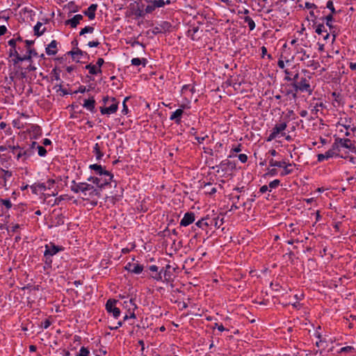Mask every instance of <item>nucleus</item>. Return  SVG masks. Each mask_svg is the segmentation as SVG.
Masks as SVG:
<instances>
[{
	"mask_svg": "<svg viewBox=\"0 0 356 356\" xmlns=\"http://www.w3.org/2000/svg\"><path fill=\"white\" fill-rule=\"evenodd\" d=\"M129 8L131 13L135 15L136 17H143L145 16V12L143 10V5L134 1L129 4Z\"/></svg>",
	"mask_w": 356,
	"mask_h": 356,
	"instance_id": "10",
	"label": "nucleus"
},
{
	"mask_svg": "<svg viewBox=\"0 0 356 356\" xmlns=\"http://www.w3.org/2000/svg\"><path fill=\"white\" fill-rule=\"evenodd\" d=\"M9 148L10 149V152L13 154H15V151L19 150L18 153L17 154V160L19 161L22 159L23 161H26L28 159H29L31 156H32L35 151L32 149L31 147H28L26 149H24V147L19 146V145H10Z\"/></svg>",
	"mask_w": 356,
	"mask_h": 356,
	"instance_id": "3",
	"label": "nucleus"
},
{
	"mask_svg": "<svg viewBox=\"0 0 356 356\" xmlns=\"http://www.w3.org/2000/svg\"><path fill=\"white\" fill-rule=\"evenodd\" d=\"M325 19L326 21V26H327L330 28V33L332 35V41H334L336 38L337 34L334 31H332L333 26L331 24L332 21L333 20V15L332 14H330L325 17Z\"/></svg>",
	"mask_w": 356,
	"mask_h": 356,
	"instance_id": "27",
	"label": "nucleus"
},
{
	"mask_svg": "<svg viewBox=\"0 0 356 356\" xmlns=\"http://www.w3.org/2000/svg\"><path fill=\"white\" fill-rule=\"evenodd\" d=\"M94 30L95 28L93 26H86L81 30V31L79 32V35H83L86 33H93Z\"/></svg>",
	"mask_w": 356,
	"mask_h": 356,
	"instance_id": "39",
	"label": "nucleus"
},
{
	"mask_svg": "<svg viewBox=\"0 0 356 356\" xmlns=\"http://www.w3.org/2000/svg\"><path fill=\"white\" fill-rule=\"evenodd\" d=\"M285 162L286 161H277L273 159H271L269 161V165L271 167L282 168V166H284V164H285Z\"/></svg>",
	"mask_w": 356,
	"mask_h": 356,
	"instance_id": "37",
	"label": "nucleus"
},
{
	"mask_svg": "<svg viewBox=\"0 0 356 356\" xmlns=\"http://www.w3.org/2000/svg\"><path fill=\"white\" fill-rule=\"evenodd\" d=\"M333 145L337 150V153L341 151V149L345 148L348 149L350 152L353 153L356 152V147L355 145V142L350 140L349 138H336L334 139V143Z\"/></svg>",
	"mask_w": 356,
	"mask_h": 356,
	"instance_id": "4",
	"label": "nucleus"
},
{
	"mask_svg": "<svg viewBox=\"0 0 356 356\" xmlns=\"http://www.w3.org/2000/svg\"><path fill=\"white\" fill-rule=\"evenodd\" d=\"M198 30H199V28L197 26L193 27V29H189L188 31V36L191 37L192 38V40H195L194 35H195V33H196L198 31Z\"/></svg>",
	"mask_w": 356,
	"mask_h": 356,
	"instance_id": "52",
	"label": "nucleus"
},
{
	"mask_svg": "<svg viewBox=\"0 0 356 356\" xmlns=\"http://www.w3.org/2000/svg\"><path fill=\"white\" fill-rule=\"evenodd\" d=\"M170 268L171 266L170 264H167L164 268V277L166 280H169L172 275L170 271Z\"/></svg>",
	"mask_w": 356,
	"mask_h": 356,
	"instance_id": "38",
	"label": "nucleus"
},
{
	"mask_svg": "<svg viewBox=\"0 0 356 356\" xmlns=\"http://www.w3.org/2000/svg\"><path fill=\"white\" fill-rule=\"evenodd\" d=\"M210 220H213V225L216 227L219 228L220 225L223 223V218L219 219V218H210Z\"/></svg>",
	"mask_w": 356,
	"mask_h": 356,
	"instance_id": "46",
	"label": "nucleus"
},
{
	"mask_svg": "<svg viewBox=\"0 0 356 356\" xmlns=\"http://www.w3.org/2000/svg\"><path fill=\"white\" fill-rule=\"evenodd\" d=\"M29 132H32L35 136L41 135V128L37 124H31L29 128Z\"/></svg>",
	"mask_w": 356,
	"mask_h": 356,
	"instance_id": "36",
	"label": "nucleus"
},
{
	"mask_svg": "<svg viewBox=\"0 0 356 356\" xmlns=\"http://www.w3.org/2000/svg\"><path fill=\"white\" fill-rule=\"evenodd\" d=\"M37 149H38V155L40 156H46L47 150L44 147L38 145Z\"/></svg>",
	"mask_w": 356,
	"mask_h": 356,
	"instance_id": "51",
	"label": "nucleus"
},
{
	"mask_svg": "<svg viewBox=\"0 0 356 356\" xmlns=\"http://www.w3.org/2000/svg\"><path fill=\"white\" fill-rule=\"evenodd\" d=\"M83 19V15L81 14L75 15L72 18L68 19L65 22L66 26H70L71 28H76L80 22Z\"/></svg>",
	"mask_w": 356,
	"mask_h": 356,
	"instance_id": "16",
	"label": "nucleus"
},
{
	"mask_svg": "<svg viewBox=\"0 0 356 356\" xmlns=\"http://www.w3.org/2000/svg\"><path fill=\"white\" fill-rule=\"evenodd\" d=\"M82 194L85 196L88 195L90 197L100 195L99 190L93 185L86 182L82 183Z\"/></svg>",
	"mask_w": 356,
	"mask_h": 356,
	"instance_id": "7",
	"label": "nucleus"
},
{
	"mask_svg": "<svg viewBox=\"0 0 356 356\" xmlns=\"http://www.w3.org/2000/svg\"><path fill=\"white\" fill-rule=\"evenodd\" d=\"M44 261L48 267H51L52 264L51 257L56 255L58 252L63 251L64 248L60 245H56L54 243L50 242L44 245Z\"/></svg>",
	"mask_w": 356,
	"mask_h": 356,
	"instance_id": "2",
	"label": "nucleus"
},
{
	"mask_svg": "<svg viewBox=\"0 0 356 356\" xmlns=\"http://www.w3.org/2000/svg\"><path fill=\"white\" fill-rule=\"evenodd\" d=\"M19 54L18 53V51L17 50L16 48H10V51H9V56L10 58H13V57H15L17 55H19Z\"/></svg>",
	"mask_w": 356,
	"mask_h": 356,
	"instance_id": "58",
	"label": "nucleus"
},
{
	"mask_svg": "<svg viewBox=\"0 0 356 356\" xmlns=\"http://www.w3.org/2000/svg\"><path fill=\"white\" fill-rule=\"evenodd\" d=\"M32 193L38 195L39 192L45 191V184L44 183H35L30 186Z\"/></svg>",
	"mask_w": 356,
	"mask_h": 356,
	"instance_id": "23",
	"label": "nucleus"
},
{
	"mask_svg": "<svg viewBox=\"0 0 356 356\" xmlns=\"http://www.w3.org/2000/svg\"><path fill=\"white\" fill-rule=\"evenodd\" d=\"M218 167H220L222 171H227L228 169H234L235 164L228 159H225L220 163L219 165L216 166V168ZM212 169H215V167H212Z\"/></svg>",
	"mask_w": 356,
	"mask_h": 356,
	"instance_id": "20",
	"label": "nucleus"
},
{
	"mask_svg": "<svg viewBox=\"0 0 356 356\" xmlns=\"http://www.w3.org/2000/svg\"><path fill=\"white\" fill-rule=\"evenodd\" d=\"M241 19L243 20L245 23H246L249 27L250 31H253L255 27L256 24L253 19L250 16H241L240 17Z\"/></svg>",
	"mask_w": 356,
	"mask_h": 356,
	"instance_id": "29",
	"label": "nucleus"
},
{
	"mask_svg": "<svg viewBox=\"0 0 356 356\" xmlns=\"http://www.w3.org/2000/svg\"><path fill=\"white\" fill-rule=\"evenodd\" d=\"M309 108H311L312 113L317 116L318 112H320L323 108H325V106L322 102H316L314 105L311 104Z\"/></svg>",
	"mask_w": 356,
	"mask_h": 356,
	"instance_id": "25",
	"label": "nucleus"
},
{
	"mask_svg": "<svg viewBox=\"0 0 356 356\" xmlns=\"http://www.w3.org/2000/svg\"><path fill=\"white\" fill-rule=\"evenodd\" d=\"M238 157L241 163H244L248 161V156L245 154H240Z\"/></svg>",
	"mask_w": 356,
	"mask_h": 356,
	"instance_id": "62",
	"label": "nucleus"
},
{
	"mask_svg": "<svg viewBox=\"0 0 356 356\" xmlns=\"http://www.w3.org/2000/svg\"><path fill=\"white\" fill-rule=\"evenodd\" d=\"M89 169H90L91 170H93L95 172V174L96 175V176L102 178V179H109V184H111V182L113 180V175L106 170L105 169V168L102 167L101 165L99 164H91L89 165Z\"/></svg>",
	"mask_w": 356,
	"mask_h": 356,
	"instance_id": "5",
	"label": "nucleus"
},
{
	"mask_svg": "<svg viewBox=\"0 0 356 356\" xmlns=\"http://www.w3.org/2000/svg\"><path fill=\"white\" fill-rule=\"evenodd\" d=\"M280 185V179H275L272 181H270L268 184V187L272 189V188H277V186H279Z\"/></svg>",
	"mask_w": 356,
	"mask_h": 356,
	"instance_id": "54",
	"label": "nucleus"
},
{
	"mask_svg": "<svg viewBox=\"0 0 356 356\" xmlns=\"http://www.w3.org/2000/svg\"><path fill=\"white\" fill-rule=\"evenodd\" d=\"M287 127V122H282L279 124H275V126L273 128V129L270 131V134L266 138V141L270 142L275 139L280 134L281 136H284L285 135V133H283V131L286 129Z\"/></svg>",
	"mask_w": 356,
	"mask_h": 356,
	"instance_id": "6",
	"label": "nucleus"
},
{
	"mask_svg": "<svg viewBox=\"0 0 356 356\" xmlns=\"http://www.w3.org/2000/svg\"><path fill=\"white\" fill-rule=\"evenodd\" d=\"M129 99V97H126L124 99V101L122 102V113L124 114V115H127L129 112V108H128V106H127L126 104V102Z\"/></svg>",
	"mask_w": 356,
	"mask_h": 356,
	"instance_id": "47",
	"label": "nucleus"
},
{
	"mask_svg": "<svg viewBox=\"0 0 356 356\" xmlns=\"http://www.w3.org/2000/svg\"><path fill=\"white\" fill-rule=\"evenodd\" d=\"M207 138H208L207 135H205L204 136H202V137H200V136H195V139L199 144H202Z\"/></svg>",
	"mask_w": 356,
	"mask_h": 356,
	"instance_id": "61",
	"label": "nucleus"
},
{
	"mask_svg": "<svg viewBox=\"0 0 356 356\" xmlns=\"http://www.w3.org/2000/svg\"><path fill=\"white\" fill-rule=\"evenodd\" d=\"M123 307L127 309V312H135L138 309V306L135 302V299L130 298L129 300H124L122 303Z\"/></svg>",
	"mask_w": 356,
	"mask_h": 356,
	"instance_id": "19",
	"label": "nucleus"
},
{
	"mask_svg": "<svg viewBox=\"0 0 356 356\" xmlns=\"http://www.w3.org/2000/svg\"><path fill=\"white\" fill-rule=\"evenodd\" d=\"M147 2L153 3L156 8L164 6V0H147Z\"/></svg>",
	"mask_w": 356,
	"mask_h": 356,
	"instance_id": "41",
	"label": "nucleus"
},
{
	"mask_svg": "<svg viewBox=\"0 0 356 356\" xmlns=\"http://www.w3.org/2000/svg\"><path fill=\"white\" fill-rule=\"evenodd\" d=\"M136 316L135 314V312L134 311L132 312H127V313L124 315L123 318V322L129 319V318H136Z\"/></svg>",
	"mask_w": 356,
	"mask_h": 356,
	"instance_id": "50",
	"label": "nucleus"
},
{
	"mask_svg": "<svg viewBox=\"0 0 356 356\" xmlns=\"http://www.w3.org/2000/svg\"><path fill=\"white\" fill-rule=\"evenodd\" d=\"M117 300L114 299H108L106 303V309L108 313L112 314L115 318H118L120 315V310L115 307Z\"/></svg>",
	"mask_w": 356,
	"mask_h": 356,
	"instance_id": "8",
	"label": "nucleus"
},
{
	"mask_svg": "<svg viewBox=\"0 0 356 356\" xmlns=\"http://www.w3.org/2000/svg\"><path fill=\"white\" fill-rule=\"evenodd\" d=\"M85 68L89 71V73L92 75L102 74V71L101 68H98L95 65L92 63L86 65Z\"/></svg>",
	"mask_w": 356,
	"mask_h": 356,
	"instance_id": "32",
	"label": "nucleus"
},
{
	"mask_svg": "<svg viewBox=\"0 0 356 356\" xmlns=\"http://www.w3.org/2000/svg\"><path fill=\"white\" fill-rule=\"evenodd\" d=\"M1 172H3V178L5 179V180H7L8 179H10L12 175H13V173L11 171H9V170H3L1 169Z\"/></svg>",
	"mask_w": 356,
	"mask_h": 356,
	"instance_id": "55",
	"label": "nucleus"
},
{
	"mask_svg": "<svg viewBox=\"0 0 356 356\" xmlns=\"http://www.w3.org/2000/svg\"><path fill=\"white\" fill-rule=\"evenodd\" d=\"M57 42L53 40L48 45V47L46 48V54L48 56H54L57 54Z\"/></svg>",
	"mask_w": 356,
	"mask_h": 356,
	"instance_id": "22",
	"label": "nucleus"
},
{
	"mask_svg": "<svg viewBox=\"0 0 356 356\" xmlns=\"http://www.w3.org/2000/svg\"><path fill=\"white\" fill-rule=\"evenodd\" d=\"M142 62L143 60L140 58H134L131 60V65L135 66L141 65Z\"/></svg>",
	"mask_w": 356,
	"mask_h": 356,
	"instance_id": "57",
	"label": "nucleus"
},
{
	"mask_svg": "<svg viewBox=\"0 0 356 356\" xmlns=\"http://www.w3.org/2000/svg\"><path fill=\"white\" fill-rule=\"evenodd\" d=\"M313 75L314 73L309 70L305 69L302 70L300 80L291 83L296 92H306L309 95H311L314 89V86L311 83L313 79Z\"/></svg>",
	"mask_w": 356,
	"mask_h": 356,
	"instance_id": "1",
	"label": "nucleus"
},
{
	"mask_svg": "<svg viewBox=\"0 0 356 356\" xmlns=\"http://www.w3.org/2000/svg\"><path fill=\"white\" fill-rule=\"evenodd\" d=\"M339 156V154L335 149L334 145H332L331 148L325 152L324 154H318L317 155V161L318 162H323L325 160H328L330 158Z\"/></svg>",
	"mask_w": 356,
	"mask_h": 356,
	"instance_id": "12",
	"label": "nucleus"
},
{
	"mask_svg": "<svg viewBox=\"0 0 356 356\" xmlns=\"http://www.w3.org/2000/svg\"><path fill=\"white\" fill-rule=\"evenodd\" d=\"M149 4L147 5L144 10L145 15L146 13H152L155 9V6L153 3H149Z\"/></svg>",
	"mask_w": 356,
	"mask_h": 356,
	"instance_id": "48",
	"label": "nucleus"
},
{
	"mask_svg": "<svg viewBox=\"0 0 356 356\" xmlns=\"http://www.w3.org/2000/svg\"><path fill=\"white\" fill-rule=\"evenodd\" d=\"M100 42L98 40L90 41L88 43V46L90 47H97L99 45Z\"/></svg>",
	"mask_w": 356,
	"mask_h": 356,
	"instance_id": "63",
	"label": "nucleus"
},
{
	"mask_svg": "<svg viewBox=\"0 0 356 356\" xmlns=\"http://www.w3.org/2000/svg\"><path fill=\"white\" fill-rule=\"evenodd\" d=\"M27 54L30 55L31 58H32L33 56H37V52L35 49L29 48L27 49Z\"/></svg>",
	"mask_w": 356,
	"mask_h": 356,
	"instance_id": "64",
	"label": "nucleus"
},
{
	"mask_svg": "<svg viewBox=\"0 0 356 356\" xmlns=\"http://www.w3.org/2000/svg\"><path fill=\"white\" fill-rule=\"evenodd\" d=\"M87 180L96 185L99 191L109 184V179H102L97 176H90Z\"/></svg>",
	"mask_w": 356,
	"mask_h": 356,
	"instance_id": "11",
	"label": "nucleus"
},
{
	"mask_svg": "<svg viewBox=\"0 0 356 356\" xmlns=\"http://www.w3.org/2000/svg\"><path fill=\"white\" fill-rule=\"evenodd\" d=\"M64 216L63 214H58L54 217L52 220L51 222L54 226L58 227L65 223Z\"/></svg>",
	"mask_w": 356,
	"mask_h": 356,
	"instance_id": "33",
	"label": "nucleus"
},
{
	"mask_svg": "<svg viewBox=\"0 0 356 356\" xmlns=\"http://www.w3.org/2000/svg\"><path fill=\"white\" fill-rule=\"evenodd\" d=\"M332 96L333 97H334V101L337 102L338 104H339L341 99V95L338 92H333L332 93Z\"/></svg>",
	"mask_w": 356,
	"mask_h": 356,
	"instance_id": "60",
	"label": "nucleus"
},
{
	"mask_svg": "<svg viewBox=\"0 0 356 356\" xmlns=\"http://www.w3.org/2000/svg\"><path fill=\"white\" fill-rule=\"evenodd\" d=\"M82 183L83 182L76 183L74 180L72 181L70 186L71 191L74 193H82Z\"/></svg>",
	"mask_w": 356,
	"mask_h": 356,
	"instance_id": "34",
	"label": "nucleus"
},
{
	"mask_svg": "<svg viewBox=\"0 0 356 356\" xmlns=\"http://www.w3.org/2000/svg\"><path fill=\"white\" fill-rule=\"evenodd\" d=\"M298 54L301 55V56L299 58L300 60L301 61H304L309 58V55L307 54L306 51L302 48H300V49L298 51Z\"/></svg>",
	"mask_w": 356,
	"mask_h": 356,
	"instance_id": "40",
	"label": "nucleus"
},
{
	"mask_svg": "<svg viewBox=\"0 0 356 356\" xmlns=\"http://www.w3.org/2000/svg\"><path fill=\"white\" fill-rule=\"evenodd\" d=\"M186 90H189L192 93H194L195 92V86H191L190 84H186L182 86V88H181L182 92Z\"/></svg>",
	"mask_w": 356,
	"mask_h": 356,
	"instance_id": "53",
	"label": "nucleus"
},
{
	"mask_svg": "<svg viewBox=\"0 0 356 356\" xmlns=\"http://www.w3.org/2000/svg\"><path fill=\"white\" fill-rule=\"evenodd\" d=\"M184 113L183 109H177L170 116V120L179 124L181 122V116Z\"/></svg>",
	"mask_w": 356,
	"mask_h": 356,
	"instance_id": "21",
	"label": "nucleus"
},
{
	"mask_svg": "<svg viewBox=\"0 0 356 356\" xmlns=\"http://www.w3.org/2000/svg\"><path fill=\"white\" fill-rule=\"evenodd\" d=\"M45 184V188H46V191L47 190H50L51 189L54 184H56V181L53 179H49Z\"/></svg>",
	"mask_w": 356,
	"mask_h": 356,
	"instance_id": "45",
	"label": "nucleus"
},
{
	"mask_svg": "<svg viewBox=\"0 0 356 356\" xmlns=\"http://www.w3.org/2000/svg\"><path fill=\"white\" fill-rule=\"evenodd\" d=\"M160 26V31H162V33H165L167 32H170L172 29V24L170 22L167 21H163L160 24H159Z\"/></svg>",
	"mask_w": 356,
	"mask_h": 356,
	"instance_id": "30",
	"label": "nucleus"
},
{
	"mask_svg": "<svg viewBox=\"0 0 356 356\" xmlns=\"http://www.w3.org/2000/svg\"><path fill=\"white\" fill-rule=\"evenodd\" d=\"M164 268H163L160 271H158L154 275H152V277L156 281H162V274L164 275Z\"/></svg>",
	"mask_w": 356,
	"mask_h": 356,
	"instance_id": "43",
	"label": "nucleus"
},
{
	"mask_svg": "<svg viewBox=\"0 0 356 356\" xmlns=\"http://www.w3.org/2000/svg\"><path fill=\"white\" fill-rule=\"evenodd\" d=\"M326 7L331 11L330 14H332V15H333V14H334L336 13L335 8H334V3H333L332 1L329 0L327 2Z\"/></svg>",
	"mask_w": 356,
	"mask_h": 356,
	"instance_id": "49",
	"label": "nucleus"
},
{
	"mask_svg": "<svg viewBox=\"0 0 356 356\" xmlns=\"http://www.w3.org/2000/svg\"><path fill=\"white\" fill-rule=\"evenodd\" d=\"M124 268L126 270H127L131 273L138 275L143 272L144 268H143V265L136 264V263L129 262L126 264Z\"/></svg>",
	"mask_w": 356,
	"mask_h": 356,
	"instance_id": "14",
	"label": "nucleus"
},
{
	"mask_svg": "<svg viewBox=\"0 0 356 356\" xmlns=\"http://www.w3.org/2000/svg\"><path fill=\"white\" fill-rule=\"evenodd\" d=\"M51 324V322L49 319H45L43 322H42L41 327L44 329H47Z\"/></svg>",
	"mask_w": 356,
	"mask_h": 356,
	"instance_id": "59",
	"label": "nucleus"
},
{
	"mask_svg": "<svg viewBox=\"0 0 356 356\" xmlns=\"http://www.w3.org/2000/svg\"><path fill=\"white\" fill-rule=\"evenodd\" d=\"M213 220H210V218L208 217L202 218L196 222L195 226H193L192 228L194 231L196 230L195 227H199L203 230H206L208 227L213 225Z\"/></svg>",
	"mask_w": 356,
	"mask_h": 356,
	"instance_id": "13",
	"label": "nucleus"
},
{
	"mask_svg": "<svg viewBox=\"0 0 356 356\" xmlns=\"http://www.w3.org/2000/svg\"><path fill=\"white\" fill-rule=\"evenodd\" d=\"M292 166H296V164L293 163H286L285 162V164H284L283 170L281 172L280 175L282 177L286 176L288 175H290L293 173V170L291 168Z\"/></svg>",
	"mask_w": 356,
	"mask_h": 356,
	"instance_id": "26",
	"label": "nucleus"
},
{
	"mask_svg": "<svg viewBox=\"0 0 356 356\" xmlns=\"http://www.w3.org/2000/svg\"><path fill=\"white\" fill-rule=\"evenodd\" d=\"M92 153L95 155L96 160L100 161L104 156V153L101 149V145L99 143H95L93 147Z\"/></svg>",
	"mask_w": 356,
	"mask_h": 356,
	"instance_id": "28",
	"label": "nucleus"
},
{
	"mask_svg": "<svg viewBox=\"0 0 356 356\" xmlns=\"http://www.w3.org/2000/svg\"><path fill=\"white\" fill-rule=\"evenodd\" d=\"M111 101L112 104L108 107L101 106L99 108L100 112L102 115H111L115 113L118 109L119 102L115 97H111Z\"/></svg>",
	"mask_w": 356,
	"mask_h": 356,
	"instance_id": "9",
	"label": "nucleus"
},
{
	"mask_svg": "<svg viewBox=\"0 0 356 356\" xmlns=\"http://www.w3.org/2000/svg\"><path fill=\"white\" fill-rule=\"evenodd\" d=\"M315 32L318 35H321L324 40H327L330 37V33L327 32L323 24H318Z\"/></svg>",
	"mask_w": 356,
	"mask_h": 356,
	"instance_id": "24",
	"label": "nucleus"
},
{
	"mask_svg": "<svg viewBox=\"0 0 356 356\" xmlns=\"http://www.w3.org/2000/svg\"><path fill=\"white\" fill-rule=\"evenodd\" d=\"M89 350L87 348L82 346L76 356H89Z\"/></svg>",
	"mask_w": 356,
	"mask_h": 356,
	"instance_id": "42",
	"label": "nucleus"
},
{
	"mask_svg": "<svg viewBox=\"0 0 356 356\" xmlns=\"http://www.w3.org/2000/svg\"><path fill=\"white\" fill-rule=\"evenodd\" d=\"M42 23L40 22H38L37 24L34 26L33 30H34V34L37 36L42 35L44 31L45 28H44L42 31H40V29L42 27Z\"/></svg>",
	"mask_w": 356,
	"mask_h": 356,
	"instance_id": "35",
	"label": "nucleus"
},
{
	"mask_svg": "<svg viewBox=\"0 0 356 356\" xmlns=\"http://www.w3.org/2000/svg\"><path fill=\"white\" fill-rule=\"evenodd\" d=\"M0 203L4 205L7 209H10L13 206L9 199H0Z\"/></svg>",
	"mask_w": 356,
	"mask_h": 356,
	"instance_id": "44",
	"label": "nucleus"
},
{
	"mask_svg": "<svg viewBox=\"0 0 356 356\" xmlns=\"http://www.w3.org/2000/svg\"><path fill=\"white\" fill-rule=\"evenodd\" d=\"M195 220V213L193 212H186L180 221V226L187 227L192 224Z\"/></svg>",
	"mask_w": 356,
	"mask_h": 356,
	"instance_id": "15",
	"label": "nucleus"
},
{
	"mask_svg": "<svg viewBox=\"0 0 356 356\" xmlns=\"http://www.w3.org/2000/svg\"><path fill=\"white\" fill-rule=\"evenodd\" d=\"M70 53L71 54L72 57L74 60H76V59L79 60L83 56H88V54L86 51H83L82 50L79 49V48H76L74 51H71Z\"/></svg>",
	"mask_w": 356,
	"mask_h": 356,
	"instance_id": "31",
	"label": "nucleus"
},
{
	"mask_svg": "<svg viewBox=\"0 0 356 356\" xmlns=\"http://www.w3.org/2000/svg\"><path fill=\"white\" fill-rule=\"evenodd\" d=\"M95 104H96V102L95 100L94 97H91L90 98L84 100L83 106L84 108H86L88 111L94 113L96 112Z\"/></svg>",
	"mask_w": 356,
	"mask_h": 356,
	"instance_id": "17",
	"label": "nucleus"
},
{
	"mask_svg": "<svg viewBox=\"0 0 356 356\" xmlns=\"http://www.w3.org/2000/svg\"><path fill=\"white\" fill-rule=\"evenodd\" d=\"M97 6H98L96 3L91 4L87 8V10L83 11V14L86 16H87L89 18V19H90V20L94 19L95 17V12L97 10Z\"/></svg>",
	"mask_w": 356,
	"mask_h": 356,
	"instance_id": "18",
	"label": "nucleus"
},
{
	"mask_svg": "<svg viewBox=\"0 0 356 356\" xmlns=\"http://www.w3.org/2000/svg\"><path fill=\"white\" fill-rule=\"evenodd\" d=\"M284 72L286 74V76L284 77V80L286 81H292L291 72H290L288 69H284Z\"/></svg>",
	"mask_w": 356,
	"mask_h": 356,
	"instance_id": "56",
	"label": "nucleus"
}]
</instances>
